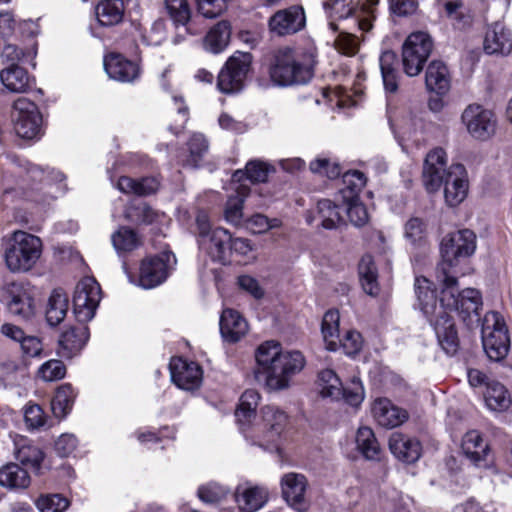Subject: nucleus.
Wrapping results in <instances>:
<instances>
[{"instance_id": "32", "label": "nucleus", "mask_w": 512, "mask_h": 512, "mask_svg": "<svg viewBox=\"0 0 512 512\" xmlns=\"http://www.w3.org/2000/svg\"><path fill=\"white\" fill-rule=\"evenodd\" d=\"M425 84L429 91L443 95L450 88V75L442 61H432L426 70Z\"/></svg>"}, {"instance_id": "34", "label": "nucleus", "mask_w": 512, "mask_h": 512, "mask_svg": "<svg viewBox=\"0 0 512 512\" xmlns=\"http://www.w3.org/2000/svg\"><path fill=\"white\" fill-rule=\"evenodd\" d=\"M259 400V393L253 389H248L241 395L238 408L235 411V416L242 433L243 428L250 426L252 419L255 420L258 416L255 414V410L259 404Z\"/></svg>"}, {"instance_id": "12", "label": "nucleus", "mask_w": 512, "mask_h": 512, "mask_svg": "<svg viewBox=\"0 0 512 512\" xmlns=\"http://www.w3.org/2000/svg\"><path fill=\"white\" fill-rule=\"evenodd\" d=\"M14 129L23 139H34L41 131L42 116L37 105L28 98L20 97L13 103Z\"/></svg>"}, {"instance_id": "60", "label": "nucleus", "mask_w": 512, "mask_h": 512, "mask_svg": "<svg viewBox=\"0 0 512 512\" xmlns=\"http://www.w3.org/2000/svg\"><path fill=\"white\" fill-rule=\"evenodd\" d=\"M364 396V388L359 378L353 377L346 386L342 385L341 398H343L349 405H360L364 400Z\"/></svg>"}, {"instance_id": "11", "label": "nucleus", "mask_w": 512, "mask_h": 512, "mask_svg": "<svg viewBox=\"0 0 512 512\" xmlns=\"http://www.w3.org/2000/svg\"><path fill=\"white\" fill-rule=\"evenodd\" d=\"M171 260L175 262V256L171 252H164L159 256L142 260L138 279L129 273L125 262L123 269L131 283H137L144 289H152L166 280Z\"/></svg>"}, {"instance_id": "35", "label": "nucleus", "mask_w": 512, "mask_h": 512, "mask_svg": "<svg viewBox=\"0 0 512 512\" xmlns=\"http://www.w3.org/2000/svg\"><path fill=\"white\" fill-rule=\"evenodd\" d=\"M414 286L422 312L427 318L433 317L439 312L440 303L437 304L435 291L431 288L432 283L425 277H417Z\"/></svg>"}, {"instance_id": "2", "label": "nucleus", "mask_w": 512, "mask_h": 512, "mask_svg": "<svg viewBox=\"0 0 512 512\" xmlns=\"http://www.w3.org/2000/svg\"><path fill=\"white\" fill-rule=\"evenodd\" d=\"M258 375H263L269 390L280 391L289 387L291 378L305 366V358L299 351H282L275 341L261 344L255 354Z\"/></svg>"}, {"instance_id": "41", "label": "nucleus", "mask_w": 512, "mask_h": 512, "mask_svg": "<svg viewBox=\"0 0 512 512\" xmlns=\"http://www.w3.org/2000/svg\"><path fill=\"white\" fill-rule=\"evenodd\" d=\"M397 55L393 51H384L379 58L384 88L388 92H396L398 89Z\"/></svg>"}, {"instance_id": "20", "label": "nucleus", "mask_w": 512, "mask_h": 512, "mask_svg": "<svg viewBox=\"0 0 512 512\" xmlns=\"http://www.w3.org/2000/svg\"><path fill=\"white\" fill-rule=\"evenodd\" d=\"M428 320L434 327L442 349L449 355L455 354L459 340L453 319L449 313L440 307L439 312L434 314L433 317H429Z\"/></svg>"}, {"instance_id": "26", "label": "nucleus", "mask_w": 512, "mask_h": 512, "mask_svg": "<svg viewBox=\"0 0 512 512\" xmlns=\"http://www.w3.org/2000/svg\"><path fill=\"white\" fill-rule=\"evenodd\" d=\"M389 448L392 454L406 463H414L421 456V444L417 439L402 433H392L389 438Z\"/></svg>"}, {"instance_id": "55", "label": "nucleus", "mask_w": 512, "mask_h": 512, "mask_svg": "<svg viewBox=\"0 0 512 512\" xmlns=\"http://www.w3.org/2000/svg\"><path fill=\"white\" fill-rule=\"evenodd\" d=\"M309 169L312 173L326 176L329 179H335L341 174V167L338 162L322 156L311 161Z\"/></svg>"}, {"instance_id": "33", "label": "nucleus", "mask_w": 512, "mask_h": 512, "mask_svg": "<svg viewBox=\"0 0 512 512\" xmlns=\"http://www.w3.org/2000/svg\"><path fill=\"white\" fill-rule=\"evenodd\" d=\"M16 459L24 466L39 469L44 459L42 450L25 437H17L14 440Z\"/></svg>"}, {"instance_id": "14", "label": "nucleus", "mask_w": 512, "mask_h": 512, "mask_svg": "<svg viewBox=\"0 0 512 512\" xmlns=\"http://www.w3.org/2000/svg\"><path fill=\"white\" fill-rule=\"evenodd\" d=\"M324 8L329 10V16L334 19H353L354 25L359 30L366 32L372 27L371 11L365 4H361V0H333L331 4L324 3Z\"/></svg>"}, {"instance_id": "57", "label": "nucleus", "mask_w": 512, "mask_h": 512, "mask_svg": "<svg viewBox=\"0 0 512 512\" xmlns=\"http://www.w3.org/2000/svg\"><path fill=\"white\" fill-rule=\"evenodd\" d=\"M229 493V489L217 482H209L198 488V497L205 503H217L224 499Z\"/></svg>"}, {"instance_id": "8", "label": "nucleus", "mask_w": 512, "mask_h": 512, "mask_svg": "<svg viewBox=\"0 0 512 512\" xmlns=\"http://www.w3.org/2000/svg\"><path fill=\"white\" fill-rule=\"evenodd\" d=\"M481 334L483 348L489 359L503 360L510 349V338L503 316L496 311L486 313Z\"/></svg>"}, {"instance_id": "15", "label": "nucleus", "mask_w": 512, "mask_h": 512, "mask_svg": "<svg viewBox=\"0 0 512 512\" xmlns=\"http://www.w3.org/2000/svg\"><path fill=\"white\" fill-rule=\"evenodd\" d=\"M462 121L476 139H488L495 132L496 119L492 111L481 105L471 104L462 113Z\"/></svg>"}, {"instance_id": "36", "label": "nucleus", "mask_w": 512, "mask_h": 512, "mask_svg": "<svg viewBox=\"0 0 512 512\" xmlns=\"http://www.w3.org/2000/svg\"><path fill=\"white\" fill-rule=\"evenodd\" d=\"M28 472L18 464L10 463L0 468V485L10 490H24L30 485Z\"/></svg>"}, {"instance_id": "22", "label": "nucleus", "mask_w": 512, "mask_h": 512, "mask_svg": "<svg viewBox=\"0 0 512 512\" xmlns=\"http://www.w3.org/2000/svg\"><path fill=\"white\" fill-rule=\"evenodd\" d=\"M231 233L222 227H217L208 235L198 239L199 246L206 251L214 261L222 264L229 262V242Z\"/></svg>"}, {"instance_id": "39", "label": "nucleus", "mask_w": 512, "mask_h": 512, "mask_svg": "<svg viewBox=\"0 0 512 512\" xmlns=\"http://www.w3.org/2000/svg\"><path fill=\"white\" fill-rule=\"evenodd\" d=\"M230 36V24L227 21H220L207 33L204 39V47L213 54L221 53L228 46Z\"/></svg>"}, {"instance_id": "45", "label": "nucleus", "mask_w": 512, "mask_h": 512, "mask_svg": "<svg viewBox=\"0 0 512 512\" xmlns=\"http://www.w3.org/2000/svg\"><path fill=\"white\" fill-rule=\"evenodd\" d=\"M76 394L70 384H63L57 390L51 401V409L57 418L65 417L71 410Z\"/></svg>"}, {"instance_id": "7", "label": "nucleus", "mask_w": 512, "mask_h": 512, "mask_svg": "<svg viewBox=\"0 0 512 512\" xmlns=\"http://www.w3.org/2000/svg\"><path fill=\"white\" fill-rule=\"evenodd\" d=\"M438 283L441 285L440 307L448 313L457 312L463 321L473 314L478 316L482 306V297L478 290L466 288L460 292L457 277H454V281H438Z\"/></svg>"}, {"instance_id": "64", "label": "nucleus", "mask_w": 512, "mask_h": 512, "mask_svg": "<svg viewBox=\"0 0 512 512\" xmlns=\"http://www.w3.org/2000/svg\"><path fill=\"white\" fill-rule=\"evenodd\" d=\"M335 47L345 55H354L358 51V38L348 32H340L335 39Z\"/></svg>"}, {"instance_id": "5", "label": "nucleus", "mask_w": 512, "mask_h": 512, "mask_svg": "<svg viewBox=\"0 0 512 512\" xmlns=\"http://www.w3.org/2000/svg\"><path fill=\"white\" fill-rule=\"evenodd\" d=\"M476 234L470 229H462L447 234L441 241V261L436 268L437 281H454L458 277V267L476 251Z\"/></svg>"}, {"instance_id": "23", "label": "nucleus", "mask_w": 512, "mask_h": 512, "mask_svg": "<svg viewBox=\"0 0 512 512\" xmlns=\"http://www.w3.org/2000/svg\"><path fill=\"white\" fill-rule=\"evenodd\" d=\"M5 303L10 314L29 319L34 314L33 299L19 283H11L5 288Z\"/></svg>"}, {"instance_id": "62", "label": "nucleus", "mask_w": 512, "mask_h": 512, "mask_svg": "<svg viewBox=\"0 0 512 512\" xmlns=\"http://www.w3.org/2000/svg\"><path fill=\"white\" fill-rule=\"evenodd\" d=\"M281 221L277 218L269 219L263 214H255L246 220V228L254 234L267 232L269 229L277 228Z\"/></svg>"}, {"instance_id": "9", "label": "nucleus", "mask_w": 512, "mask_h": 512, "mask_svg": "<svg viewBox=\"0 0 512 512\" xmlns=\"http://www.w3.org/2000/svg\"><path fill=\"white\" fill-rule=\"evenodd\" d=\"M433 50V41L429 34L422 31L411 33L402 47V65L406 75L417 76L427 62Z\"/></svg>"}, {"instance_id": "37", "label": "nucleus", "mask_w": 512, "mask_h": 512, "mask_svg": "<svg viewBox=\"0 0 512 512\" xmlns=\"http://www.w3.org/2000/svg\"><path fill=\"white\" fill-rule=\"evenodd\" d=\"M486 406L491 411L503 412L511 405V396L503 384L496 380L488 381L484 392Z\"/></svg>"}, {"instance_id": "17", "label": "nucleus", "mask_w": 512, "mask_h": 512, "mask_svg": "<svg viewBox=\"0 0 512 512\" xmlns=\"http://www.w3.org/2000/svg\"><path fill=\"white\" fill-rule=\"evenodd\" d=\"M447 154L442 148H434L425 158L423 166V184L430 193L436 192L443 184L448 169Z\"/></svg>"}, {"instance_id": "25", "label": "nucleus", "mask_w": 512, "mask_h": 512, "mask_svg": "<svg viewBox=\"0 0 512 512\" xmlns=\"http://www.w3.org/2000/svg\"><path fill=\"white\" fill-rule=\"evenodd\" d=\"M372 415L379 425L386 428L397 427L408 419L407 411L387 398H378L373 402Z\"/></svg>"}, {"instance_id": "50", "label": "nucleus", "mask_w": 512, "mask_h": 512, "mask_svg": "<svg viewBox=\"0 0 512 512\" xmlns=\"http://www.w3.org/2000/svg\"><path fill=\"white\" fill-rule=\"evenodd\" d=\"M68 300L63 293L55 291L49 298L46 319L51 326L58 325L66 316Z\"/></svg>"}, {"instance_id": "43", "label": "nucleus", "mask_w": 512, "mask_h": 512, "mask_svg": "<svg viewBox=\"0 0 512 512\" xmlns=\"http://www.w3.org/2000/svg\"><path fill=\"white\" fill-rule=\"evenodd\" d=\"M111 241L119 255L132 252L142 245L140 236L134 230L125 226L120 227L111 235Z\"/></svg>"}, {"instance_id": "16", "label": "nucleus", "mask_w": 512, "mask_h": 512, "mask_svg": "<svg viewBox=\"0 0 512 512\" xmlns=\"http://www.w3.org/2000/svg\"><path fill=\"white\" fill-rule=\"evenodd\" d=\"M445 202L450 207H456L462 203L468 195L469 181L467 170L460 163L452 164L444 178Z\"/></svg>"}, {"instance_id": "27", "label": "nucleus", "mask_w": 512, "mask_h": 512, "mask_svg": "<svg viewBox=\"0 0 512 512\" xmlns=\"http://www.w3.org/2000/svg\"><path fill=\"white\" fill-rule=\"evenodd\" d=\"M219 325L223 339L230 343L238 342L248 332L247 321L233 309L223 310Z\"/></svg>"}, {"instance_id": "3", "label": "nucleus", "mask_w": 512, "mask_h": 512, "mask_svg": "<svg viewBox=\"0 0 512 512\" xmlns=\"http://www.w3.org/2000/svg\"><path fill=\"white\" fill-rule=\"evenodd\" d=\"M316 49L306 47H282L271 58L268 73L274 85L288 87L308 83L314 74Z\"/></svg>"}, {"instance_id": "28", "label": "nucleus", "mask_w": 512, "mask_h": 512, "mask_svg": "<svg viewBox=\"0 0 512 512\" xmlns=\"http://www.w3.org/2000/svg\"><path fill=\"white\" fill-rule=\"evenodd\" d=\"M484 50L488 54L507 55L512 50V36L501 23H495L486 33Z\"/></svg>"}, {"instance_id": "24", "label": "nucleus", "mask_w": 512, "mask_h": 512, "mask_svg": "<svg viewBox=\"0 0 512 512\" xmlns=\"http://www.w3.org/2000/svg\"><path fill=\"white\" fill-rule=\"evenodd\" d=\"M104 69L111 79L124 83L134 82L140 76L137 63L116 53H111L104 58Z\"/></svg>"}, {"instance_id": "61", "label": "nucleus", "mask_w": 512, "mask_h": 512, "mask_svg": "<svg viewBox=\"0 0 512 512\" xmlns=\"http://www.w3.org/2000/svg\"><path fill=\"white\" fill-rule=\"evenodd\" d=\"M126 217L138 224H151L156 219L157 214L149 205L141 202L130 207L126 212Z\"/></svg>"}, {"instance_id": "38", "label": "nucleus", "mask_w": 512, "mask_h": 512, "mask_svg": "<svg viewBox=\"0 0 512 512\" xmlns=\"http://www.w3.org/2000/svg\"><path fill=\"white\" fill-rule=\"evenodd\" d=\"M117 188L125 194L148 196L158 190L159 182L154 177L133 179L128 176H122L117 182Z\"/></svg>"}, {"instance_id": "58", "label": "nucleus", "mask_w": 512, "mask_h": 512, "mask_svg": "<svg viewBox=\"0 0 512 512\" xmlns=\"http://www.w3.org/2000/svg\"><path fill=\"white\" fill-rule=\"evenodd\" d=\"M68 506L69 501L60 494L42 495L36 501L40 512H64Z\"/></svg>"}, {"instance_id": "18", "label": "nucleus", "mask_w": 512, "mask_h": 512, "mask_svg": "<svg viewBox=\"0 0 512 512\" xmlns=\"http://www.w3.org/2000/svg\"><path fill=\"white\" fill-rule=\"evenodd\" d=\"M305 13L300 6L277 11L268 21L269 30L277 36L291 35L305 26Z\"/></svg>"}, {"instance_id": "1", "label": "nucleus", "mask_w": 512, "mask_h": 512, "mask_svg": "<svg viewBox=\"0 0 512 512\" xmlns=\"http://www.w3.org/2000/svg\"><path fill=\"white\" fill-rule=\"evenodd\" d=\"M101 298V287L93 277H84L78 282L73 305L79 323L61 334L58 350L61 357L72 358L84 348L89 339V329L85 323L95 316Z\"/></svg>"}, {"instance_id": "44", "label": "nucleus", "mask_w": 512, "mask_h": 512, "mask_svg": "<svg viewBox=\"0 0 512 512\" xmlns=\"http://www.w3.org/2000/svg\"><path fill=\"white\" fill-rule=\"evenodd\" d=\"M318 388L322 397L338 400L342 395V382L331 369H324L318 374Z\"/></svg>"}, {"instance_id": "59", "label": "nucleus", "mask_w": 512, "mask_h": 512, "mask_svg": "<svg viewBox=\"0 0 512 512\" xmlns=\"http://www.w3.org/2000/svg\"><path fill=\"white\" fill-rule=\"evenodd\" d=\"M274 167L261 160H251L246 164L245 174L253 183L265 182Z\"/></svg>"}, {"instance_id": "31", "label": "nucleus", "mask_w": 512, "mask_h": 512, "mask_svg": "<svg viewBox=\"0 0 512 512\" xmlns=\"http://www.w3.org/2000/svg\"><path fill=\"white\" fill-rule=\"evenodd\" d=\"M463 453L475 465L484 462L490 452L489 445L477 430L468 431L461 444Z\"/></svg>"}, {"instance_id": "42", "label": "nucleus", "mask_w": 512, "mask_h": 512, "mask_svg": "<svg viewBox=\"0 0 512 512\" xmlns=\"http://www.w3.org/2000/svg\"><path fill=\"white\" fill-rule=\"evenodd\" d=\"M360 282L365 293L376 296L379 292L378 273L371 255H364L358 266Z\"/></svg>"}, {"instance_id": "46", "label": "nucleus", "mask_w": 512, "mask_h": 512, "mask_svg": "<svg viewBox=\"0 0 512 512\" xmlns=\"http://www.w3.org/2000/svg\"><path fill=\"white\" fill-rule=\"evenodd\" d=\"M356 445L360 453L370 460L378 459L380 445L369 427H360L356 434Z\"/></svg>"}, {"instance_id": "56", "label": "nucleus", "mask_w": 512, "mask_h": 512, "mask_svg": "<svg viewBox=\"0 0 512 512\" xmlns=\"http://www.w3.org/2000/svg\"><path fill=\"white\" fill-rule=\"evenodd\" d=\"M37 375L45 382L57 381L66 375V367L61 360L51 359L39 367Z\"/></svg>"}, {"instance_id": "54", "label": "nucleus", "mask_w": 512, "mask_h": 512, "mask_svg": "<svg viewBox=\"0 0 512 512\" xmlns=\"http://www.w3.org/2000/svg\"><path fill=\"white\" fill-rule=\"evenodd\" d=\"M404 236L412 245L421 246L426 241V225L418 217L410 218L404 226Z\"/></svg>"}, {"instance_id": "4", "label": "nucleus", "mask_w": 512, "mask_h": 512, "mask_svg": "<svg viewBox=\"0 0 512 512\" xmlns=\"http://www.w3.org/2000/svg\"><path fill=\"white\" fill-rule=\"evenodd\" d=\"M42 254L41 239L31 233L15 230L0 240V255L5 267L12 273L33 269Z\"/></svg>"}, {"instance_id": "21", "label": "nucleus", "mask_w": 512, "mask_h": 512, "mask_svg": "<svg viewBox=\"0 0 512 512\" xmlns=\"http://www.w3.org/2000/svg\"><path fill=\"white\" fill-rule=\"evenodd\" d=\"M282 495L285 501L297 511H305L308 507L306 500L307 479L299 473H287L281 479Z\"/></svg>"}, {"instance_id": "40", "label": "nucleus", "mask_w": 512, "mask_h": 512, "mask_svg": "<svg viewBox=\"0 0 512 512\" xmlns=\"http://www.w3.org/2000/svg\"><path fill=\"white\" fill-rule=\"evenodd\" d=\"M123 0H103L96 6V17L102 26L119 24L124 16Z\"/></svg>"}, {"instance_id": "13", "label": "nucleus", "mask_w": 512, "mask_h": 512, "mask_svg": "<svg viewBox=\"0 0 512 512\" xmlns=\"http://www.w3.org/2000/svg\"><path fill=\"white\" fill-rule=\"evenodd\" d=\"M164 6L169 18L178 30L173 43H181L185 40L186 35L196 36L201 34L202 29L191 18V9L187 0H164Z\"/></svg>"}, {"instance_id": "30", "label": "nucleus", "mask_w": 512, "mask_h": 512, "mask_svg": "<svg viewBox=\"0 0 512 512\" xmlns=\"http://www.w3.org/2000/svg\"><path fill=\"white\" fill-rule=\"evenodd\" d=\"M2 84L13 93H25L32 86V79L26 69L13 63L0 71Z\"/></svg>"}, {"instance_id": "49", "label": "nucleus", "mask_w": 512, "mask_h": 512, "mask_svg": "<svg viewBox=\"0 0 512 512\" xmlns=\"http://www.w3.org/2000/svg\"><path fill=\"white\" fill-rule=\"evenodd\" d=\"M339 312L329 310L322 320V334L329 350H335L339 339Z\"/></svg>"}, {"instance_id": "29", "label": "nucleus", "mask_w": 512, "mask_h": 512, "mask_svg": "<svg viewBox=\"0 0 512 512\" xmlns=\"http://www.w3.org/2000/svg\"><path fill=\"white\" fill-rule=\"evenodd\" d=\"M268 499V491L260 486H239L235 491V501L243 512L261 509Z\"/></svg>"}, {"instance_id": "63", "label": "nucleus", "mask_w": 512, "mask_h": 512, "mask_svg": "<svg viewBox=\"0 0 512 512\" xmlns=\"http://www.w3.org/2000/svg\"><path fill=\"white\" fill-rule=\"evenodd\" d=\"M346 213L350 222L357 227H361L368 222L367 209L359 202V199L348 200Z\"/></svg>"}, {"instance_id": "47", "label": "nucleus", "mask_w": 512, "mask_h": 512, "mask_svg": "<svg viewBox=\"0 0 512 512\" xmlns=\"http://www.w3.org/2000/svg\"><path fill=\"white\" fill-rule=\"evenodd\" d=\"M317 218L323 228L335 229L342 222L340 207L331 200H320L317 203Z\"/></svg>"}, {"instance_id": "6", "label": "nucleus", "mask_w": 512, "mask_h": 512, "mask_svg": "<svg viewBox=\"0 0 512 512\" xmlns=\"http://www.w3.org/2000/svg\"><path fill=\"white\" fill-rule=\"evenodd\" d=\"M288 424V415L275 405H265L243 434L252 444L267 449L275 444Z\"/></svg>"}, {"instance_id": "51", "label": "nucleus", "mask_w": 512, "mask_h": 512, "mask_svg": "<svg viewBox=\"0 0 512 512\" xmlns=\"http://www.w3.org/2000/svg\"><path fill=\"white\" fill-rule=\"evenodd\" d=\"M27 175L32 181H39L41 183L43 182V188L46 189L50 187L51 200L56 198L54 195L55 183L61 182L64 179V175L61 172L55 171L54 169H51L49 172H45L41 167L35 164L29 165L27 169Z\"/></svg>"}, {"instance_id": "52", "label": "nucleus", "mask_w": 512, "mask_h": 512, "mask_svg": "<svg viewBox=\"0 0 512 512\" xmlns=\"http://www.w3.org/2000/svg\"><path fill=\"white\" fill-rule=\"evenodd\" d=\"M188 147L190 154L184 165L197 167L204 155L208 152V141L203 134L194 133L189 139Z\"/></svg>"}, {"instance_id": "53", "label": "nucleus", "mask_w": 512, "mask_h": 512, "mask_svg": "<svg viewBox=\"0 0 512 512\" xmlns=\"http://www.w3.org/2000/svg\"><path fill=\"white\" fill-rule=\"evenodd\" d=\"M366 178L360 171L354 170L343 174L344 188L342 192L348 200L358 199V193L365 186Z\"/></svg>"}, {"instance_id": "10", "label": "nucleus", "mask_w": 512, "mask_h": 512, "mask_svg": "<svg viewBox=\"0 0 512 512\" xmlns=\"http://www.w3.org/2000/svg\"><path fill=\"white\" fill-rule=\"evenodd\" d=\"M253 57L248 52L236 51L231 55L217 79V86L222 93H236L243 89L250 71Z\"/></svg>"}, {"instance_id": "19", "label": "nucleus", "mask_w": 512, "mask_h": 512, "mask_svg": "<svg viewBox=\"0 0 512 512\" xmlns=\"http://www.w3.org/2000/svg\"><path fill=\"white\" fill-rule=\"evenodd\" d=\"M170 373L173 383L182 390H196L202 383L203 372L195 362L173 358L170 362Z\"/></svg>"}, {"instance_id": "48", "label": "nucleus", "mask_w": 512, "mask_h": 512, "mask_svg": "<svg viewBox=\"0 0 512 512\" xmlns=\"http://www.w3.org/2000/svg\"><path fill=\"white\" fill-rule=\"evenodd\" d=\"M247 194L248 189L245 186H240L237 189V194L229 197L227 200L224 217L229 224L239 226L242 223L243 203Z\"/></svg>"}]
</instances>
